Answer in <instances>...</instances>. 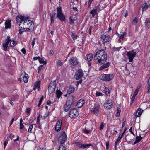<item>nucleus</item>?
<instances>
[{"label":"nucleus","instance_id":"obj_24","mask_svg":"<svg viewBox=\"0 0 150 150\" xmlns=\"http://www.w3.org/2000/svg\"><path fill=\"white\" fill-rule=\"evenodd\" d=\"M5 28L6 29L10 28L11 27V21L8 20L5 23Z\"/></svg>","mask_w":150,"mask_h":150},{"label":"nucleus","instance_id":"obj_53","mask_svg":"<svg viewBox=\"0 0 150 150\" xmlns=\"http://www.w3.org/2000/svg\"><path fill=\"white\" fill-rule=\"evenodd\" d=\"M96 96H103V94L102 93H101L100 92H96Z\"/></svg>","mask_w":150,"mask_h":150},{"label":"nucleus","instance_id":"obj_9","mask_svg":"<svg viewBox=\"0 0 150 150\" xmlns=\"http://www.w3.org/2000/svg\"><path fill=\"white\" fill-rule=\"evenodd\" d=\"M67 139V136L65 132H63L62 134L59 137V141L60 142V144H62L65 142Z\"/></svg>","mask_w":150,"mask_h":150},{"label":"nucleus","instance_id":"obj_64","mask_svg":"<svg viewBox=\"0 0 150 150\" xmlns=\"http://www.w3.org/2000/svg\"><path fill=\"white\" fill-rule=\"evenodd\" d=\"M82 80L81 79L79 81H78L77 83V86L80 83H82Z\"/></svg>","mask_w":150,"mask_h":150},{"label":"nucleus","instance_id":"obj_33","mask_svg":"<svg viewBox=\"0 0 150 150\" xmlns=\"http://www.w3.org/2000/svg\"><path fill=\"white\" fill-rule=\"evenodd\" d=\"M148 4H146V3H145L143 5L142 7V11H143L144 10H146L149 7H150Z\"/></svg>","mask_w":150,"mask_h":150},{"label":"nucleus","instance_id":"obj_52","mask_svg":"<svg viewBox=\"0 0 150 150\" xmlns=\"http://www.w3.org/2000/svg\"><path fill=\"white\" fill-rule=\"evenodd\" d=\"M21 51L23 54H25L26 53V51L25 48H23L21 50Z\"/></svg>","mask_w":150,"mask_h":150},{"label":"nucleus","instance_id":"obj_11","mask_svg":"<svg viewBox=\"0 0 150 150\" xmlns=\"http://www.w3.org/2000/svg\"><path fill=\"white\" fill-rule=\"evenodd\" d=\"M100 105L98 103L95 104L94 107L91 110V112L96 116H97L98 113V109Z\"/></svg>","mask_w":150,"mask_h":150},{"label":"nucleus","instance_id":"obj_7","mask_svg":"<svg viewBox=\"0 0 150 150\" xmlns=\"http://www.w3.org/2000/svg\"><path fill=\"white\" fill-rule=\"evenodd\" d=\"M11 41V40L10 39V37L8 36L7 38L5 39V42L2 45L3 49L5 51L8 50L7 48L8 45Z\"/></svg>","mask_w":150,"mask_h":150},{"label":"nucleus","instance_id":"obj_39","mask_svg":"<svg viewBox=\"0 0 150 150\" xmlns=\"http://www.w3.org/2000/svg\"><path fill=\"white\" fill-rule=\"evenodd\" d=\"M71 36L73 40H74L76 39L77 38V37L78 36L77 35H76L75 33H72Z\"/></svg>","mask_w":150,"mask_h":150},{"label":"nucleus","instance_id":"obj_12","mask_svg":"<svg viewBox=\"0 0 150 150\" xmlns=\"http://www.w3.org/2000/svg\"><path fill=\"white\" fill-rule=\"evenodd\" d=\"M83 74L82 70L81 69H79L77 74L74 76L75 79L77 80L79 79L83 76Z\"/></svg>","mask_w":150,"mask_h":150},{"label":"nucleus","instance_id":"obj_15","mask_svg":"<svg viewBox=\"0 0 150 150\" xmlns=\"http://www.w3.org/2000/svg\"><path fill=\"white\" fill-rule=\"evenodd\" d=\"M62 120H59L57 121L56 123L55 129L57 131H59L60 130L61 127V124Z\"/></svg>","mask_w":150,"mask_h":150},{"label":"nucleus","instance_id":"obj_42","mask_svg":"<svg viewBox=\"0 0 150 150\" xmlns=\"http://www.w3.org/2000/svg\"><path fill=\"white\" fill-rule=\"evenodd\" d=\"M39 61L40 63H42L44 64H46V62L44 61L42 58L40 57L39 59Z\"/></svg>","mask_w":150,"mask_h":150},{"label":"nucleus","instance_id":"obj_29","mask_svg":"<svg viewBox=\"0 0 150 150\" xmlns=\"http://www.w3.org/2000/svg\"><path fill=\"white\" fill-rule=\"evenodd\" d=\"M104 88L103 91H104V92L105 93V94L108 96H110V94L109 89L107 87H105V86H104Z\"/></svg>","mask_w":150,"mask_h":150},{"label":"nucleus","instance_id":"obj_20","mask_svg":"<svg viewBox=\"0 0 150 150\" xmlns=\"http://www.w3.org/2000/svg\"><path fill=\"white\" fill-rule=\"evenodd\" d=\"M73 102V98L71 96H70L67 98L66 103L67 104H69L71 105Z\"/></svg>","mask_w":150,"mask_h":150},{"label":"nucleus","instance_id":"obj_30","mask_svg":"<svg viewBox=\"0 0 150 150\" xmlns=\"http://www.w3.org/2000/svg\"><path fill=\"white\" fill-rule=\"evenodd\" d=\"M75 89L74 88L70 87L67 90V92L68 94H70L74 91Z\"/></svg>","mask_w":150,"mask_h":150},{"label":"nucleus","instance_id":"obj_46","mask_svg":"<svg viewBox=\"0 0 150 150\" xmlns=\"http://www.w3.org/2000/svg\"><path fill=\"white\" fill-rule=\"evenodd\" d=\"M43 98L44 97H43V96H42L41 98L40 99V100L39 101V103L38 104V107H39L40 106V105H41V103H42V101L43 100Z\"/></svg>","mask_w":150,"mask_h":150},{"label":"nucleus","instance_id":"obj_54","mask_svg":"<svg viewBox=\"0 0 150 150\" xmlns=\"http://www.w3.org/2000/svg\"><path fill=\"white\" fill-rule=\"evenodd\" d=\"M35 38H34L33 40L32 41V42L31 44L32 45V47H33L35 45Z\"/></svg>","mask_w":150,"mask_h":150},{"label":"nucleus","instance_id":"obj_34","mask_svg":"<svg viewBox=\"0 0 150 150\" xmlns=\"http://www.w3.org/2000/svg\"><path fill=\"white\" fill-rule=\"evenodd\" d=\"M126 35V33L125 32H124L120 34H118V36L119 37V38L121 39H123L124 37Z\"/></svg>","mask_w":150,"mask_h":150},{"label":"nucleus","instance_id":"obj_5","mask_svg":"<svg viewBox=\"0 0 150 150\" xmlns=\"http://www.w3.org/2000/svg\"><path fill=\"white\" fill-rule=\"evenodd\" d=\"M56 85V80L51 81L49 84L48 87V91L49 92L52 93L55 89Z\"/></svg>","mask_w":150,"mask_h":150},{"label":"nucleus","instance_id":"obj_8","mask_svg":"<svg viewBox=\"0 0 150 150\" xmlns=\"http://www.w3.org/2000/svg\"><path fill=\"white\" fill-rule=\"evenodd\" d=\"M78 115V112L75 108L71 109L69 112V116L72 119L76 118Z\"/></svg>","mask_w":150,"mask_h":150},{"label":"nucleus","instance_id":"obj_14","mask_svg":"<svg viewBox=\"0 0 150 150\" xmlns=\"http://www.w3.org/2000/svg\"><path fill=\"white\" fill-rule=\"evenodd\" d=\"M101 38L102 40L103 43L104 44L105 43L109 41L110 37L109 36H106L105 35H103L101 36Z\"/></svg>","mask_w":150,"mask_h":150},{"label":"nucleus","instance_id":"obj_60","mask_svg":"<svg viewBox=\"0 0 150 150\" xmlns=\"http://www.w3.org/2000/svg\"><path fill=\"white\" fill-rule=\"evenodd\" d=\"M93 0H89L88 2V7H89L91 4Z\"/></svg>","mask_w":150,"mask_h":150},{"label":"nucleus","instance_id":"obj_22","mask_svg":"<svg viewBox=\"0 0 150 150\" xmlns=\"http://www.w3.org/2000/svg\"><path fill=\"white\" fill-rule=\"evenodd\" d=\"M97 11H100L98 8L94 9L90 12V13L92 15L93 17H94L95 15L97 13Z\"/></svg>","mask_w":150,"mask_h":150},{"label":"nucleus","instance_id":"obj_50","mask_svg":"<svg viewBox=\"0 0 150 150\" xmlns=\"http://www.w3.org/2000/svg\"><path fill=\"white\" fill-rule=\"evenodd\" d=\"M122 137L123 136H122V135L121 136L120 135H119V136L117 138L116 141L118 142L119 141L121 140Z\"/></svg>","mask_w":150,"mask_h":150},{"label":"nucleus","instance_id":"obj_32","mask_svg":"<svg viewBox=\"0 0 150 150\" xmlns=\"http://www.w3.org/2000/svg\"><path fill=\"white\" fill-rule=\"evenodd\" d=\"M146 27L148 28H150V18H147L146 21Z\"/></svg>","mask_w":150,"mask_h":150},{"label":"nucleus","instance_id":"obj_59","mask_svg":"<svg viewBox=\"0 0 150 150\" xmlns=\"http://www.w3.org/2000/svg\"><path fill=\"white\" fill-rule=\"evenodd\" d=\"M8 143V142L6 141H5L4 142V148L5 149L6 147L7 144Z\"/></svg>","mask_w":150,"mask_h":150},{"label":"nucleus","instance_id":"obj_16","mask_svg":"<svg viewBox=\"0 0 150 150\" xmlns=\"http://www.w3.org/2000/svg\"><path fill=\"white\" fill-rule=\"evenodd\" d=\"M56 14V13L54 11H51L50 12V16L51 23H52L54 22Z\"/></svg>","mask_w":150,"mask_h":150},{"label":"nucleus","instance_id":"obj_18","mask_svg":"<svg viewBox=\"0 0 150 150\" xmlns=\"http://www.w3.org/2000/svg\"><path fill=\"white\" fill-rule=\"evenodd\" d=\"M40 81H36L34 84L33 90H35L36 88H38V91H39L40 89Z\"/></svg>","mask_w":150,"mask_h":150},{"label":"nucleus","instance_id":"obj_62","mask_svg":"<svg viewBox=\"0 0 150 150\" xmlns=\"http://www.w3.org/2000/svg\"><path fill=\"white\" fill-rule=\"evenodd\" d=\"M117 142H118L116 141V142H115V150H116L117 146Z\"/></svg>","mask_w":150,"mask_h":150},{"label":"nucleus","instance_id":"obj_57","mask_svg":"<svg viewBox=\"0 0 150 150\" xmlns=\"http://www.w3.org/2000/svg\"><path fill=\"white\" fill-rule=\"evenodd\" d=\"M42 117V116L40 117V115H39V116H38V117L37 118V122H36L37 124H38L40 121V117Z\"/></svg>","mask_w":150,"mask_h":150},{"label":"nucleus","instance_id":"obj_23","mask_svg":"<svg viewBox=\"0 0 150 150\" xmlns=\"http://www.w3.org/2000/svg\"><path fill=\"white\" fill-rule=\"evenodd\" d=\"M93 54H87L86 56V60L89 62L93 59Z\"/></svg>","mask_w":150,"mask_h":150},{"label":"nucleus","instance_id":"obj_31","mask_svg":"<svg viewBox=\"0 0 150 150\" xmlns=\"http://www.w3.org/2000/svg\"><path fill=\"white\" fill-rule=\"evenodd\" d=\"M34 25H32V24H31L30 26H29V28H26V30L27 31L31 32L34 29Z\"/></svg>","mask_w":150,"mask_h":150},{"label":"nucleus","instance_id":"obj_27","mask_svg":"<svg viewBox=\"0 0 150 150\" xmlns=\"http://www.w3.org/2000/svg\"><path fill=\"white\" fill-rule=\"evenodd\" d=\"M55 94L57 97L59 99L62 95V93L60 90L57 89L56 91Z\"/></svg>","mask_w":150,"mask_h":150},{"label":"nucleus","instance_id":"obj_36","mask_svg":"<svg viewBox=\"0 0 150 150\" xmlns=\"http://www.w3.org/2000/svg\"><path fill=\"white\" fill-rule=\"evenodd\" d=\"M91 144H82L81 148L84 149L86 147H89L90 146H92Z\"/></svg>","mask_w":150,"mask_h":150},{"label":"nucleus","instance_id":"obj_17","mask_svg":"<svg viewBox=\"0 0 150 150\" xmlns=\"http://www.w3.org/2000/svg\"><path fill=\"white\" fill-rule=\"evenodd\" d=\"M84 103V100L83 99H80L77 102L76 106L78 108H81L83 106Z\"/></svg>","mask_w":150,"mask_h":150},{"label":"nucleus","instance_id":"obj_45","mask_svg":"<svg viewBox=\"0 0 150 150\" xmlns=\"http://www.w3.org/2000/svg\"><path fill=\"white\" fill-rule=\"evenodd\" d=\"M138 21V19L137 17H135L134 20L132 21V23L134 25H135L137 23Z\"/></svg>","mask_w":150,"mask_h":150},{"label":"nucleus","instance_id":"obj_10","mask_svg":"<svg viewBox=\"0 0 150 150\" xmlns=\"http://www.w3.org/2000/svg\"><path fill=\"white\" fill-rule=\"evenodd\" d=\"M113 105L112 100L110 99L107 100L104 103V107L107 109H110Z\"/></svg>","mask_w":150,"mask_h":150},{"label":"nucleus","instance_id":"obj_49","mask_svg":"<svg viewBox=\"0 0 150 150\" xmlns=\"http://www.w3.org/2000/svg\"><path fill=\"white\" fill-rule=\"evenodd\" d=\"M26 112L28 114L30 113V111L31 110V109L30 108H26Z\"/></svg>","mask_w":150,"mask_h":150},{"label":"nucleus","instance_id":"obj_1","mask_svg":"<svg viewBox=\"0 0 150 150\" xmlns=\"http://www.w3.org/2000/svg\"><path fill=\"white\" fill-rule=\"evenodd\" d=\"M107 58L106 52L102 49L98 51L95 54L94 60L98 64H102L105 62Z\"/></svg>","mask_w":150,"mask_h":150},{"label":"nucleus","instance_id":"obj_28","mask_svg":"<svg viewBox=\"0 0 150 150\" xmlns=\"http://www.w3.org/2000/svg\"><path fill=\"white\" fill-rule=\"evenodd\" d=\"M142 138L140 135L137 136L136 137V140L134 143V144H135L139 142L142 139Z\"/></svg>","mask_w":150,"mask_h":150},{"label":"nucleus","instance_id":"obj_35","mask_svg":"<svg viewBox=\"0 0 150 150\" xmlns=\"http://www.w3.org/2000/svg\"><path fill=\"white\" fill-rule=\"evenodd\" d=\"M28 80V75L27 74H25V76L23 77V80L25 83H27Z\"/></svg>","mask_w":150,"mask_h":150},{"label":"nucleus","instance_id":"obj_58","mask_svg":"<svg viewBox=\"0 0 150 150\" xmlns=\"http://www.w3.org/2000/svg\"><path fill=\"white\" fill-rule=\"evenodd\" d=\"M20 124V129H22L23 128L24 126L23 125V123Z\"/></svg>","mask_w":150,"mask_h":150},{"label":"nucleus","instance_id":"obj_48","mask_svg":"<svg viewBox=\"0 0 150 150\" xmlns=\"http://www.w3.org/2000/svg\"><path fill=\"white\" fill-rule=\"evenodd\" d=\"M33 128V125H30L29 127V128L28 130V132L31 133V132L32 130V129Z\"/></svg>","mask_w":150,"mask_h":150},{"label":"nucleus","instance_id":"obj_37","mask_svg":"<svg viewBox=\"0 0 150 150\" xmlns=\"http://www.w3.org/2000/svg\"><path fill=\"white\" fill-rule=\"evenodd\" d=\"M56 62L57 65L59 67H60L62 66L63 65L62 62L59 59H57L56 61Z\"/></svg>","mask_w":150,"mask_h":150},{"label":"nucleus","instance_id":"obj_19","mask_svg":"<svg viewBox=\"0 0 150 150\" xmlns=\"http://www.w3.org/2000/svg\"><path fill=\"white\" fill-rule=\"evenodd\" d=\"M143 110H142L141 108H139L137 110L135 113V117H140L142 113Z\"/></svg>","mask_w":150,"mask_h":150},{"label":"nucleus","instance_id":"obj_4","mask_svg":"<svg viewBox=\"0 0 150 150\" xmlns=\"http://www.w3.org/2000/svg\"><path fill=\"white\" fill-rule=\"evenodd\" d=\"M57 17L61 21H63L65 20V16L62 13L61 8L60 7H58L57 8Z\"/></svg>","mask_w":150,"mask_h":150},{"label":"nucleus","instance_id":"obj_55","mask_svg":"<svg viewBox=\"0 0 150 150\" xmlns=\"http://www.w3.org/2000/svg\"><path fill=\"white\" fill-rule=\"evenodd\" d=\"M109 142L107 141L106 142V149H108L109 148Z\"/></svg>","mask_w":150,"mask_h":150},{"label":"nucleus","instance_id":"obj_56","mask_svg":"<svg viewBox=\"0 0 150 150\" xmlns=\"http://www.w3.org/2000/svg\"><path fill=\"white\" fill-rule=\"evenodd\" d=\"M92 28H93V26H91L89 28V33L90 35L91 34V30H92Z\"/></svg>","mask_w":150,"mask_h":150},{"label":"nucleus","instance_id":"obj_47","mask_svg":"<svg viewBox=\"0 0 150 150\" xmlns=\"http://www.w3.org/2000/svg\"><path fill=\"white\" fill-rule=\"evenodd\" d=\"M75 144L77 146L81 148L82 143L79 142H76L75 143Z\"/></svg>","mask_w":150,"mask_h":150},{"label":"nucleus","instance_id":"obj_2","mask_svg":"<svg viewBox=\"0 0 150 150\" xmlns=\"http://www.w3.org/2000/svg\"><path fill=\"white\" fill-rule=\"evenodd\" d=\"M18 19H20L19 28L21 29V30L25 29V28L23 25H26V24H28L27 18L24 16H18L16 18V21H17Z\"/></svg>","mask_w":150,"mask_h":150},{"label":"nucleus","instance_id":"obj_13","mask_svg":"<svg viewBox=\"0 0 150 150\" xmlns=\"http://www.w3.org/2000/svg\"><path fill=\"white\" fill-rule=\"evenodd\" d=\"M69 63L74 66H76L78 64V62L76 57H72L69 60Z\"/></svg>","mask_w":150,"mask_h":150},{"label":"nucleus","instance_id":"obj_25","mask_svg":"<svg viewBox=\"0 0 150 150\" xmlns=\"http://www.w3.org/2000/svg\"><path fill=\"white\" fill-rule=\"evenodd\" d=\"M71 105L69 104H67V103L64 105V110L65 112H67L69 110Z\"/></svg>","mask_w":150,"mask_h":150},{"label":"nucleus","instance_id":"obj_40","mask_svg":"<svg viewBox=\"0 0 150 150\" xmlns=\"http://www.w3.org/2000/svg\"><path fill=\"white\" fill-rule=\"evenodd\" d=\"M117 112L116 113V116L117 117H118L120 115V113L121 112V109L120 108H117Z\"/></svg>","mask_w":150,"mask_h":150},{"label":"nucleus","instance_id":"obj_41","mask_svg":"<svg viewBox=\"0 0 150 150\" xmlns=\"http://www.w3.org/2000/svg\"><path fill=\"white\" fill-rule=\"evenodd\" d=\"M66 148L62 144H61L58 150H66Z\"/></svg>","mask_w":150,"mask_h":150},{"label":"nucleus","instance_id":"obj_6","mask_svg":"<svg viewBox=\"0 0 150 150\" xmlns=\"http://www.w3.org/2000/svg\"><path fill=\"white\" fill-rule=\"evenodd\" d=\"M136 54V53L134 50L129 51L127 53L128 58L129 62H131L133 61Z\"/></svg>","mask_w":150,"mask_h":150},{"label":"nucleus","instance_id":"obj_63","mask_svg":"<svg viewBox=\"0 0 150 150\" xmlns=\"http://www.w3.org/2000/svg\"><path fill=\"white\" fill-rule=\"evenodd\" d=\"M40 57L39 56H38V57H34L33 58V60H36L37 59H39L40 58Z\"/></svg>","mask_w":150,"mask_h":150},{"label":"nucleus","instance_id":"obj_43","mask_svg":"<svg viewBox=\"0 0 150 150\" xmlns=\"http://www.w3.org/2000/svg\"><path fill=\"white\" fill-rule=\"evenodd\" d=\"M69 23L70 24H72L74 23V20L73 19L72 17H70L69 19Z\"/></svg>","mask_w":150,"mask_h":150},{"label":"nucleus","instance_id":"obj_26","mask_svg":"<svg viewBox=\"0 0 150 150\" xmlns=\"http://www.w3.org/2000/svg\"><path fill=\"white\" fill-rule=\"evenodd\" d=\"M138 91L139 90L138 89H136L135 90L134 93L131 98V101H132V103L133 102L137 94L138 93Z\"/></svg>","mask_w":150,"mask_h":150},{"label":"nucleus","instance_id":"obj_51","mask_svg":"<svg viewBox=\"0 0 150 150\" xmlns=\"http://www.w3.org/2000/svg\"><path fill=\"white\" fill-rule=\"evenodd\" d=\"M104 127V125L103 123H101L100 125L99 129L100 130H102L103 129Z\"/></svg>","mask_w":150,"mask_h":150},{"label":"nucleus","instance_id":"obj_61","mask_svg":"<svg viewBox=\"0 0 150 150\" xmlns=\"http://www.w3.org/2000/svg\"><path fill=\"white\" fill-rule=\"evenodd\" d=\"M49 115V112H47L43 116V117H44V118H45L46 117H47Z\"/></svg>","mask_w":150,"mask_h":150},{"label":"nucleus","instance_id":"obj_21","mask_svg":"<svg viewBox=\"0 0 150 150\" xmlns=\"http://www.w3.org/2000/svg\"><path fill=\"white\" fill-rule=\"evenodd\" d=\"M110 63L109 62H107L106 63L103 64L102 65L99 69L100 70H102L105 68H107L109 67Z\"/></svg>","mask_w":150,"mask_h":150},{"label":"nucleus","instance_id":"obj_3","mask_svg":"<svg viewBox=\"0 0 150 150\" xmlns=\"http://www.w3.org/2000/svg\"><path fill=\"white\" fill-rule=\"evenodd\" d=\"M114 77L113 74H104L101 75L100 79L104 81H110Z\"/></svg>","mask_w":150,"mask_h":150},{"label":"nucleus","instance_id":"obj_44","mask_svg":"<svg viewBox=\"0 0 150 150\" xmlns=\"http://www.w3.org/2000/svg\"><path fill=\"white\" fill-rule=\"evenodd\" d=\"M82 132L83 133L86 134H88L90 132V130H88L86 129V128L82 130Z\"/></svg>","mask_w":150,"mask_h":150},{"label":"nucleus","instance_id":"obj_38","mask_svg":"<svg viewBox=\"0 0 150 150\" xmlns=\"http://www.w3.org/2000/svg\"><path fill=\"white\" fill-rule=\"evenodd\" d=\"M16 44V43L15 41L14 40H12L10 42V45L11 47H13L15 46Z\"/></svg>","mask_w":150,"mask_h":150}]
</instances>
